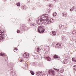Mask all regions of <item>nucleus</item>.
Listing matches in <instances>:
<instances>
[{"instance_id": "4c0bfd02", "label": "nucleus", "mask_w": 76, "mask_h": 76, "mask_svg": "<svg viewBox=\"0 0 76 76\" xmlns=\"http://www.w3.org/2000/svg\"><path fill=\"white\" fill-rule=\"evenodd\" d=\"M63 16H64L65 15H66V13H63Z\"/></svg>"}, {"instance_id": "a878e982", "label": "nucleus", "mask_w": 76, "mask_h": 76, "mask_svg": "<svg viewBox=\"0 0 76 76\" xmlns=\"http://www.w3.org/2000/svg\"><path fill=\"white\" fill-rule=\"evenodd\" d=\"M55 70H56V71H57L58 72H59V71H60V69H55Z\"/></svg>"}, {"instance_id": "5701e85b", "label": "nucleus", "mask_w": 76, "mask_h": 76, "mask_svg": "<svg viewBox=\"0 0 76 76\" xmlns=\"http://www.w3.org/2000/svg\"><path fill=\"white\" fill-rule=\"evenodd\" d=\"M72 61H74L75 62H76V58H73L72 59Z\"/></svg>"}, {"instance_id": "39448f33", "label": "nucleus", "mask_w": 76, "mask_h": 76, "mask_svg": "<svg viewBox=\"0 0 76 76\" xmlns=\"http://www.w3.org/2000/svg\"><path fill=\"white\" fill-rule=\"evenodd\" d=\"M53 45L54 47H56V48H61V45L60 44H58V43L55 42L53 43Z\"/></svg>"}, {"instance_id": "c9c22d12", "label": "nucleus", "mask_w": 76, "mask_h": 76, "mask_svg": "<svg viewBox=\"0 0 76 76\" xmlns=\"http://www.w3.org/2000/svg\"><path fill=\"white\" fill-rule=\"evenodd\" d=\"M53 76H58V75L57 74H56L53 75Z\"/></svg>"}, {"instance_id": "4468645a", "label": "nucleus", "mask_w": 76, "mask_h": 76, "mask_svg": "<svg viewBox=\"0 0 76 76\" xmlns=\"http://www.w3.org/2000/svg\"><path fill=\"white\" fill-rule=\"evenodd\" d=\"M27 20L28 22H31V21H32V18L28 17V18Z\"/></svg>"}, {"instance_id": "7c9ffc66", "label": "nucleus", "mask_w": 76, "mask_h": 76, "mask_svg": "<svg viewBox=\"0 0 76 76\" xmlns=\"http://www.w3.org/2000/svg\"><path fill=\"white\" fill-rule=\"evenodd\" d=\"M57 14V13L56 12L55 13H53V16H56V15Z\"/></svg>"}, {"instance_id": "393cba45", "label": "nucleus", "mask_w": 76, "mask_h": 76, "mask_svg": "<svg viewBox=\"0 0 76 76\" xmlns=\"http://www.w3.org/2000/svg\"><path fill=\"white\" fill-rule=\"evenodd\" d=\"M3 32H2L1 31V30H0V35H1L2 34H3ZM1 39V38H0V39Z\"/></svg>"}, {"instance_id": "c85d7f7f", "label": "nucleus", "mask_w": 76, "mask_h": 76, "mask_svg": "<svg viewBox=\"0 0 76 76\" xmlns=\"http://www.w3.org/2000/svg\"><path fill=\"white\" fill-rule=\"evenodd\" d=\"M73 9L74 10H76V7L75 6H73Z\"/></svg>"}, {"instance_id": "09e8293b", "label": "nucleus", "mask_w": 76, "mask_h": 76, "mask_svg": "<svg viewBox=\"0 0 76 76\" xmlns=\"http://www.w3.org/2000/svg\"><path fill=\"white\" fill-rule=\"evenodd\" d=\"M65 55H66V54H65Z\"/></svg>"}, {"instance_id": "9d476101", "label": "nucleus", "mask_w": 76, "mask_h": 76, "mask_svg": "<svg viewBox=\"0 0 76 76\" xmlns=\"http://www.w3.org/2000/svg\"><path fill=\"white\" fill-rule=\"evenodd\" d=\"M11 72H10V75L13 76L15 75V73L13 72V69H11Z\"/></svg>"}, {"instance_id": "412c9836", "label": "nucleus", "mask_w": 76, "mask_h": 76, "mask_svg": "<svg viewBox=\"0 0 76 76\" xmlns=\"http://www.w3.org/2000/svg\"><path fill=\"white\" fill-rule=\"evenodd\" d=\"M53 57L55 58H59V57H58V56H57V55L54 56H53Z\"/></svg>"}, {"instance_id": "6e6552de", "label": "nucleus", "mask_w": 76, "mask_h": 76, "mask_svg": "<svg viewBox=\"0 0 76 76\" xmlns=\"http://www.w3.org/2000/svg\"><path fill=\"white\" fill-rule=\"evenodd\" d=\"M23 56L25 57V58H28L29 57V55H28V53H24L23 55Z\"/></svg>"}, {"instance_id": "de8ad7c7", "label": "nucleus", "mask_w": 76, "mask_h": 76, "mask_svg": "<svg viewBox=\"0 0 76 76\" xmlns=\"http://www.w3.org/2000/svg\"><path fill=\"white\" fill-rule=\"evenodd\" d=\"M10 0V1H11V0Z\"/></svg>"}, {"instance_id": "a18cd8bd", "label": "nucleus", "mask_w": 76, "mask_h": 76, "mask_svg": "<svg viewBox=\"0 0 76 76\" xmlns=\"http://www.w3.org/2000/svg\"><path fill=\"white\" fill-rule=\"evenodd\" d=\"M55 0V1H56V0Z\"/></svg>"}, {"instance_id": "7ed1b4c3", "label": "nucleus", "mask_w": 76, "mask_h": 76, "mask_svg": "<svg viewBox=\"0 0 76 76\" xmlns=\"http://www.w3.org/2000/svg\"><path fill=\"white\" fill-rule=\"evenodd\" d=\"M53 22H54V20L53 18H50V19H47L45 20L44 22V23L45 24V25H47L48 23H53Z\"/></svg>"}, {"instance_id": "37998d69", "label": "nucleus", "mask_w": 76, "mask_h": 76, "mask_svg": "<svg viewBox=\"0 0 76 76\" xmlns=\"http://www.w3.org/2000/svg\"><path fill=\"white\" fill-rule=\"evenodd\" d=\"M4 1H6L7 0H3Z\"/></svg>"}, {"instance_id": "2eb2a0df", "label": "nucleus", "mask_w": 76, "mask_h": 76, "mask_svg": "<svg viewBox=\"0 0 76 76\" xmlns=\"http://www.w3.org/2000/svg\"><path fill=\"white\" fill-rule=\"evenodd\" d=\"M24 27H25V28H26V26H25V25L24 24H23L20 25V28H23V29H24Z\"/></svg>"}, {"instance_id": "f8f14e48", "label": "nucleus", "mask_w": 76, "mask_h": 76, "mask_svg": "<svg viewBox=\"0 0 76 76\" xmlns=\"http://www.w3.org/2000/svg\"><path fill=\"white\" fill-rule=\"evenodd\" d=\"M63 62L64 64H66L67 63L69 62V60L67 59H64L63 61Z\"/></svg>"}, {"instance_id": "cd10ccee", "label": "nucleus", "mask_w": 76, "mask_h": 76, "mask_svg": "<svg viewBox=\"0 0 76 76\" xmlns=\"http://www.w3.org/2000/svg\"><path fill=\"white\" fill-rule=\"evenodd\" d=\"M17 6H19L20 4V2H18L16 4Z\"/></svg>"}, {"instance_id": "f257e3e1", "label": "nucleus", "mask_w": 76, "mask_h": 76, "mask_svg": "<svg viewBox=\"0 0 76 76\" xmlns=\"http://www.w3.org/2000/svg\"><path fill=\"white\" fill-rule=\"evenodd\" d=\"M48 14L43 15H41L39 16L38 19L37 20L38 25H41L44 22V20L46 19H45V18H48Z\"/></svg>"}, {"instance_id": "79ce46f5", "label": "nucleus", "mask_w": 76, "mask_h": 76, "mask_svg": "<svg viewBox=\"0 0 76 76\" xmlns=\"http://www.w3.org/2000/svg\"><path fill=\"white\" fill-rule=\"evenodd\" d=\"M39 50H38L37 51V52H38H38H39Z\"/></svg>"}, {"instance_id": "58836bf2", "label": "nucleus", "mask_w": 76, "mask_h": 76, "mask_svg": "<svg viewBox=\"0 0 76 76\" xmlns=\"http://www.w3.org/2000/svg\"><path fill=\"white\" fill-rule=\"evenodd\" d=\"M15 50H18V49H17V48H15Z\"/></svg>"}, {"instance_id": "0eeeda50", "label": "nucleus", "mask_w": 76, "mask_h": 76, "mask_svg": "<svg viewBox=\"0 0 76 76\" xmlns=\"http://www.w3.org/2000/svg\"><path fill=\"white\" fill-rule=\"evenodd\" d=\"M2 32L3 33H2V34L0 35V38L1 39H0V41H1V40H3V38L4 39V38H6V37H5V36L4 35V34H3V32Z\"/></svg>"}, {"instance_id": "9b49d317", "label": "nucleus", "mask_w": 76, "mask_h": 76, "mask_svg": "<svg viewBox=\"0 0 76 76\" xmlns=\"http://www.w3.org/2000/svg\"><path fill=\"white\" fill-rule=\"evenodd\" d=\"M24 65L25 66V67H23V69H25V70H26V69H26V67L27 68H28V64H27V63H25L24 64Z\"/></svg>"}, {"instance_id": "ddd939ff", "label": "nucleus", "mask_w": 76, "mask_h": 76, "mask_svg": "<svg viewBox=\"0 0 76 76\" xmlns=\"http://www.w3.org/2000/svg\"><path fill=\"white\" fill-rule=\"evenodd\" d=\"M37 75H39V76H42V72L39 71L37 74Z\"/></svg>"}, {"instance_id": "a211bd4d", "label": "nucleus", "mask_w": 76, "mask_h": 76, "mask_svg": "<svg viewBox=\"0 0 76 76\" xmlns=\"http://www.w3.org/2000/svg\"><path fill=\"white\" fill-rule=\"evenodd\" d=\"M31 26H34V27H36V24H35V23H32L31 24Z\"/></svg>"}, {"instance_id": "f03ea898", "label": "nucleus", "mask_w": 76, "mask_h": 76, "mask_svg": "<svg viewBox=\"0 0 76 76\" xmlns=\"http://www.w3.org/2000/svg\"><path fill=\"white\" fill-rule=\"evenodd\" d=\"M53 22H54V20L53 18H50V19H47L45 20L44 22V23L45 24V25H47L48 23H53Z\"/></svg>"}, {"instance_id": "6ab92c4d", "label": "nucleus", "mask_w": 76, "mask_h": 76, "mask_svg": "<svg viewBox=\"0 0 76 76\" xmlns=\"http://www.w3.org/2000/svg\"><path fill=\"white\" fill-rule=\"evenodd\" d=\"M59 72L60 73H63L64 72V69H59Z\"/></svg>"}, {"instance_id": "2f4dec72", "label": "nucleus", "mask_w": 76, "mask_h": 76, "mask_svg": "<svg viewBox=\"0 0 76 76\" xmlns=\"http://www.w3.org/2000/svg\"><path fill=\"white\" fill-rule=\"evenodd\" d=\"M74 70H75L76 71V65H75L74 66Z\"/></svg>"}, {"instance_id": "c756f323", "label": "nucleus", "mask_w": 76, "mask_h": 76, "mask_svg": "<svg viewBox=\"0 0 76 76\" xmlns=\"http://www.w3.org/2000/svg\"><path fill=\"white\" fill-rule=\"evenodd\" d=\"M22 7H23V9H24V10H25L26 9V7H25V6H23Z\"/></svg>"}, {"instance_id": "c03bdc74", "label": "nucleus", "mask_w": 76, "mask_h": 76, "mask_svg": "<svg viewBox=\"0 0 76 76\" xmlns=\"http://www.w3.org/2000/svg\"><path fill=\"white\" fill-rule=\"evenodd\" d=\"M46 1H48V0H45Z\"/></svg>"}, {"instance_id": "473e14b6", "label": "nucleus", "mask_w": 76, "mask_h": 76, "mask_svg": "<svg viewBox=\"0 0 76 76\" xmlns=\"http://www.w3.org/2000/svg\"><path fill=\"white\" fill-rule=\"evenodd\" d=\"M47 74H43L42 75V76H48Z\"/></svg>"}, {"instance_id": "4be33fe9", "label": "nucleus", "mask_w": 76, "mask_h": 76, "mask_svg": "<svg viewBox=\"0 0 76 76\" xmlns=\"http://www.w3.org/2000/svg\"><path fill=\"white\" fill-rule=\"evenodd\" d=\"M44 47L45 50H46L47 49V48H48L49 47L48 46L46 45Z\"/></svg>"}, {"instance_id": "ea45409f", "label": "nucleus", "mask_w": 76, "mask_h": 76, "mask_svg": "<svg viewBox=\"0 0 76 76\" xmlns=\"http://www.w3.org/2000/svg\"><path fill=\"white\" fill-rule=\"evenodd\" d=\"M70 11H73V9H70Z\"/></svg>"}, {"instance_id": "aec40b11", "label": "nucleus", "mask_w": 76, "mask_h": 76, "mask_svg": "<svg viewBox=\"0 0 76 76\" xmlns=\"http://www.w3.org/2000/svg\"><path fill=\"white\" fill-rule=\"evenodd\" d=\"M30 72L32 75H34L35 74V72L34 71H33L31 70L30 71Z\"/></svg>"}, {"instance_id": "49530a36", "label": "nucleus", "mask_w": 76, "mask_h": 76, "mask_svg": "<svg viewBox=\"0 0 76 76\" xmlns=\"http://www.w3.org/2000/svg\"><path fill=\"white\" fill-rule=\"evenodd\" d=\"M63 13H62V15H63Z\"/></svg>"}, {"instance_id": "dca6fc26", "label": "nucleus", "mask_w": 76, "mask_h": 76, "mask_svg": "<svg viewBox=\"0 0 76 76\" xmlns=\"http://www.w3.org/2000/svg\"><path fill=\"white\" fill-rule=\"evenodd\" d=\"M46 59L47 60V61H51V58H50L49 56L47 57Z\"/></svg>"}, {"instance_id": "f3484780", "label": "nucleus", "mask_w": 76, "mask_h": 76, "mask_svg": "<svg viewBox=\"0 0 76 76\" xmlns=\"http://www.w3.org/2000/svg\"><path fill=\"white\" fill-rule=\"evenodd\" d=\"M56 34H57V32H56L55 31H52V34L53 35L55 36V35H56Z\"/></svg>"}, {"instance_id": "bb28decb", "label": "nucleus", "mask_w": 76, "mask_h": 76, "mask_svg": "<svg viewBox=\"0 0 76 76\" xmlns=\"http://www.w3.org/2000/svg\"><path fill=\"white\" fill-rule=\"evenodd\" d=\"M33 66H37V63H36V62L33 63Z\"/></svg>"}, {"instance_id": "e433bc0d", "label": "nucleus", "mask_w": 76, "mask_h": 76, "mask_svg": "<svg viewBox=\"0 0 76 76\" xmlns=\"http://www.w3.org/2000/svg\"><path fill=\"white\" fill-rule=\"evenodd\" d=\"M26 28L27 29V30H28L29 29V28L28 27H26Z\"/></svg>"}, {"instance_id": "b1692460", "label": "nucleus", "mask_w": 76, "mask_h": 76, "mask_svg": "<svg viewBox=\"0 0 76 76\" xmlns=\"http://www.w3.org/2000/svg\"><path fill=\"white\" fill-rule=\"evenodd\" d=\"M0 56H6V55L4 54V53H0Z\"/></svg>"}, {"instance_id": "423d86ee", "label": "nucleus", "mask_w": 76, "mask_h": 76, "mask_svg": "<svg viewBox=\"0 0 76 76\" xmlns=\"http://www.w3.org/2000/svg\"><path fill=\"white\" fill-rule=\"evenodd\" d=\"M48 73L50 75H52L53 76L56 74V72L52 69H50L48 71Z\"/></svg>"}, {"instance_id": "a19ab883", "label": "nucleus", "mask_w": 76, "mask_h": 76, "mask_svg": "<svg viewBox=\"0 0 76 76\" xmlns=\"http://www.w3.org/2000/svg\"><path fill=\"white\" fill-rule=\"evenodd\" d=\"M23 61V60H21L20 61V62H22Z\"/></svg>"}, {"instance_id": "20e7f679", "label": "nucleus", "mask_w": 76, "mask_h": 76, "mask_svg": "<svg viewBox=\"0 0 76 76\" xmlns=\"http://www.w3.org/2000/svg\"><path fill=\"white\" fill-rule=\"evenodd\" d=\"M44 26H39L38 28V31L39 33H42L45 31Z\"/></svg>"}, {"instance_id": "f704fd0d", "label": "nucleus", "mask_w": 76, "mask_h": 76, "mask_svg": "<svg viewBox=\"0 0 76 76\" xmlns=\"http://www.w3.org/2000/svg\"><path fill=\"white\" fill-rule=\"evenodd\" d=\"M20 32V30H18L17 31V33H19Z\"/></svg>"}, {"instance_id": "72a5a7b5", "label": "nucleus", "mask_w": 76, "mask_h": 76, "mask_svg": "<svg viewBox=\"0 0 76 76\" xmlns=\"http://www.w3.org/2000/svg\"><path fill=\"white\" fill-rule=\"evenodd\" d=\"M61 27V28H63V27H64V26L63 25H62V26L60 25L59 27L60 28V27Z\"/></svg>"}, {"instance_id": "1a4fd4ad", "label": "nucleus", "mask_w": 76, "mask_h": 76, "mask_svg": "<svg viewBox=\"0 0 76 76\" xmlns=\"http://www.w3.org/2000/svg\"><path fill=\"white\" fill-rule=\"evenodd\" d=\"M62 39L63 40V41H66V40H67V37L66 36H62L61 37Z\"/></svg>"}]
</instances>
